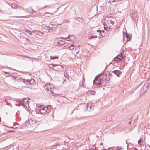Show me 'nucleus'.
<instances>
[{
  "label": "nucleus",
  "instance_id": "1",
  "mask_svg": "<svg viewBox=\"0 0 150 150\" xmlns=\"http://www.w3.org/2000/svg\"><path fill=\"white\" fill-rule=\"evenodd\" d=\"M21 82H23L26 85L30 86V85H33L35 83V80L33 79L25 80L24 79H21L20 80Z\"/></svg>",
  "mask_w": 150,
  "mask_h": 150
},
{
  "label": "nucleus",
  "instance_id": "2",
  "mask_svg": "<svg viewBox=\"0 0 150 150\" xmlns=\"http://www.w3.org/2000/svg\"><path fill=\"white\" fill-rule=\"evenodd\" d=\"M37 121L33 118H31L27 120L25 122V124L26 126L30 127L32 125L35 124Z\"/></svg>",
  "mask_w": 150,
  "mask_h": 150
},
{
  "label": "nucleus",
  "instance_id": "3",
  "mask_svg": "<svg viewBox=\"0 0 150 150\" xmlns=\"http://www.w3.org/2000/svg\"><path fill=\"white\" fill-rule=\"evenodd\" d=\"M130 16L131 18L135 21L136 20V18L137 17L138 13L136 11L132 10L129 12Z\"/></svg>",
  "mask_w": 150,
  "mask_h": 150
},
{
  "label": "nucleus",
  "instance_id": "4",
  "mask_svg": "<svg viewBox=\"0 0 150 150\" xmlns=\"http://www.w3.org/2000/svg\"><path fill=\"white\" fill-rule=\"evenodd\" d=\"M101 78H100V75L99 74L96 76L93 80V83L96 84V85H100V81Z\"/></svg>",
  "mask_w": 150,
  "mask_h": 150
},
{
  "label": "nucleus",
  "instance_id": "5",
  "mask_svg": "<svg viewBox=\"0 0 150 150\" xmlns=\"http://www.w3.org/2000/svg\"><path fill=\"white\" fill-rule=\"evenodd\" d=\"M125 57L121 53L120 54L115 57L114 58V60L117 62H120L122 61L124 59Z\"/></svg>",
  "mask_w": 150,
  "mask_h": 150
},
{
  "label": "nucleus",
  "instance_id": "6",
  "mask_svg": "<svg viewBox=\"0 0 150 150\" xmlns=\"http://www.w3.org/2000/svg\"><path fill=\"white\" fill-rule=\"evenodd\" d=\"M70 35H69L68 37L66 38H63L62 37H60L59 38H58V42H59V43H58V45H63L65 43V42L62 40H61V39H65L67 40H67V39H69Z\"/></svg>",
  "mask_w": 150,
  "mask_h": 150
},
{
  "label": "nucleus",
  "instance_id": "7",
  "mask_svg": "<svg viewBox=\"0 0 150 150\" xmlns=\"http://www.w3.org/2000/svg\"><path fill=\"white\" fill-rule=\"evenodd\" d=\"M112 72L116 75L118 77H120L122 74V72L118 70H113Z\"/></svg>",
  "mask_w": 150,
  "mask_h": 150
},
{
  "label": "nucleus",
  "instance_id": "8",
  "mask_svg": "<svg viewBox=\"0 0 150 150\" xmlns=\"http://www.w3.org/2000/svg\"><path fill=\"white\" fill-rule=\"evenodd\" d=\"M123 33L124 36H125L127 38V41H130L132 38V35L128 34L127 32L125 33V35L124 34L123 32Z\"/></svg>",
  "mask_w": 150,
  "mask_h": 150
},
{
  "label": "nucleus",
  "instance_id": "9",
  "mask_svg": "<svg viewBox=\"0 0 150 150\" xmlns=\"http://www.w3.org/2000/svg\"><path fill=\"white\" fill-rule=\"evenodd\" d=\"M46 110H47V107H45L43 108L42 109H40L39 112L41 114H44L46 113L47 111Z\"/></svg>",
  "mask_w": 150,
  "mask_h": 150
},
{
  "label": "nucleus",
  "instance_id": "10",
  "mask_svg": "<svg viewBox=\"0 0 150 150\" xmlns=\"http://www.w3.org/2000/svg\"><path fill=\"white\" fill-rule=\"evenodd\" d=\"M50 24L49 26H47V30H48V32H52L53 31V30L54 29L52 26L53 24L50 23Z\"/></svg>",
  "mask_w": 150,
  "mask_h": 150
},
{
  "label": "nucleus",
  "instance_id": "11",
  "mask_svg": "<svg viewBox=\"0 0 150 150\" xmlns=\"http://www.w3.org/2000/svg\"><path fill=\"white\" fill-rule=\"evenodd\" d=\"M80 46V45H78L76 46H75V48L74 50V51L76 53H78Z\"/></svg>",
  "mask_w": 150,
  "mask_h": 150
},
{
  "label": "nucleus",
  "instance_id": "12",
  "mask_svg": "<svg viewBox=\"0 0 150 150\" xmlns=\"http://www.w3.org/2000/svg\"><path fill=\"white\" fill-rule=\"evenodd\" d=\"M47 14H48L50 15L49 16H48V15H47V17H49V18H47V20H49V22H50L53 19V18L51 17H51V16H52V15L51 14L49 13L48 12H47Z\"/></svg>",
  "mask_w": 150,
  "mask_h": 150
},
{
  "label": "nucleus",
  "instance_id": "13",
  "mask_svg": "<svg viewBox=\"0 0 150 150\" xmlns=\"http://www.w3.org/2000/svg\"><path fill=\"white\" fill-rule=\"evenodd\" d=\"M75 46H74V45L71 44L70 46L68 47L70 50H73L74 51V50L75 48Z\"/></svg>",
  "mask_w": 150,
  "mask_h": 150
},
{
  "label": "nucleus",
  "instance_id": "14",
  "mask_svg": "<svg viewBox=\"0 0 150 150\" xmlns=\"http://www.w3.org/2000/svg\"><path fill=\"white\" fill-rule=\"evenodd\" d=\"M56 145H51V144H50V146H47V149H53L55 147H56Z\"/></svg>",
  "mask_w": 150,
  "mask_h": 150
},
{
  "label": "nucleus",
  "instance_id": "15",
  "mask_svg": "<svg viewBox=\"0 0 150 150\" xmlns=\"http://www.w3.org/2000/svg\"><path fill=\"white\" fill-rule=\"evenodd\" d=\"M50 84H50V83H47V85H49V86H50V91L52 93H53V94H52V95H53V96H56V95H57V94H56V93H53V92H52V90H51V89H52V87H51V86H50Z\"/></svg>",
  "mask_w": 150,
  "mask_h": 150
},
{
  "label": "nucleus",
  "instance_id": "16",
  "mask_svg": "<svg viewBox=\"0 0 150 150\" xmlns=\"http://www.w3.org/2000/svg\"><path fill=\"white\" fill-rule=\"evenodd\" d=\"M59 57V56H51L50 57V59L51 60H54L55 59H58Z\"/></svg>",
  "mask_w": 150,
  "mask_h": 150
},
{
  "label": "nucleus",
  "instance_id": "17",
  "mask_svg": "<svg viewBox=\"0 0 150 150\" xmlns=\"http://www.w3.org/2000/svg\"><path fill=\"white\" fill-rule=\"evenodd\" d=\"M103 77H101L102 79H104V80L107 81H109V79L107 78V74H105L104 75H103Z\"/></svg>",
  "mask_w": 150,
  "mask_h": 150
},
{
  "label": "nucleus",
  "instance_id": "18",
  "mask_svg": "<svg viewBox=\"0 0 150 150\" xmlns=\"http://www.w3.org/2000/svg\"><path fill=\"white\" fill-rule=\"evenodd\" d=\"M54 45H57V44L58 45V43H59V42H58V38H56L54 41Z\"/></svg>",
  "mask_w": 150,
  "mask_h": 150
},
{
  "label": "nucleus",
  "instance_id": "19",
  "mask_svg": "<svg viewBox=\"0 0 150 150\" xmlns=\"http://www.w3.org/2000/svg\"><path fill=\"white\" fill-rule=\"evenodd\" d=\"M143 143V140L140 138L138 141V143L139 145H141Z\"/></svg>",
  "mask_w": 150,
  "mask_h": 150
},
{
  "label": "nucleus",
  "instance_id": "20",
  "mask_svg": "<svg viewBox=\"0 0 150 150\" xmlns=\"http://www.w3.org/2000/svg\"><path fill=\"white\" fill-rule=\"evenodd\" d=\"M97 38V35H91L88 37V39L89 40H91L93 38Z\"/></svg>",
  "mask_w": 150,
  "mask_h": 150
},
{
  "label": "nucleus",
  "instance_id": "21",
  "mask_svg": "<svg viewBox=\"0 0 150 150\" xmlns=\"http://www.w3.org/2000/svg\"><path fill=\"white\" fill-rule=\"evenodd\" d=\"M57 65L56 64H52L51 66H48V67L50 68L51 69H54L55 70V69H54V67L57 66Z\"/></svg>",
  "mask_w": 150,
  "mask_h": 150
},
{
  "label": "nucleus",
  "instance_id": "22",
  "mask_svg": "<svg viewBox=\"0 0 150 150\" xmlns=\"http://www.w3.org/2000/svg\"><path fill=\"white\" fill-rule=\"evenodd\" d=\"M12 8H13L14 9H17L19 8V6H18L15 4L12 5Z\"/></svg>",
  "mask_w": 150,
  "mask_h": 150
},
{
  "label": "nucleus",
  "instance_id": "23",
  "mask_svg": "<svg viewBox=\"0 0 150 150\" xmlns=\"http://www.w3.org/2000/svg\"><path fill=\"white\" fill-rule=\"evenodd\" d=\"M52 108V106L50 105H47V113H48V111H50Z\"/></svg>",
  "mask_w": 150,
  "mask_h": 150
},
{
  "label": "nucleus",
  "instance_id": "24",
  "mask_svg": "<svg viewBox=\"0 0 150 150\" xmlns=\"http://www.w3.org/2000/svg\"><path fill=\"white\" fill-rule=\"evenodd\" d=\"M77 19L80 22H82L83 21V18H82L77 17Z\"/></svg>",
  "mask_w": 150,
  "mask_h": 150
},
{
  "label": "nucleus",
  "instance_id": "25",
  "mask_svg": "<svg viewBox=\"0 0 150 150\" xmlns=\"http://www.w3.org/2000/svg\"><path fill=\"white\" fill-rule=\"evenodd\" d=\"M66 79L67 77L65 76V75H64V76L62 77V81H63V83H64V82L66 81Z\"/></svg>",
  "mask_w": 150,
  "mask_h": 150
},
{
  "label": "nucleus",
  "instance_id": "26",
  "mask_svg": "<svg viewBox=\"0 0 150 150\" xmlns=\"http://www.w3.org/2000/svg\"><path fill=\"white\" fill-rule=\"evenodd\" d=\"M92 108V105L91 106H89V105H87V110L88 111L90 110H91V109Z\"/></svg>",
  "mask_w": 150,
  "mask_h": 150
},
{
  "label": "nucleus",
  "instance_id": "27",
  "mask_svg": "<svg viewBox=\"0 0 150 150\" xmlns=\"http://www.w3.org/2000/svg\"><path fill=\"white\" fill-rule=\"evenodd\" d=\"M141 93L143 94L146 92V91H145L144 88H142L141 90Z\"/></svg>",
  "mask_w": 150,
  "mask_h": 150
},
{
  "label": "nucleus",
  "instance_id": "28",
  "mask_svg": "<svg viewBox=\"0 0 150 150\" xmlns=\"http://www.w3.org/2000/svg\"><path fill=\"white\" fill-rule=\"evenodd\" d=\"M104 25V29L105 30H108V31H110V27L109 28L108 27H106L105 25Z\"/></svg>",
  "mask_w": 150,
  "mask_h": 150
},
{
  "label": "nucleus",
  "instance_id": "29",
  "mask_svg": "<svg viewBox=\"0 0 150 150\" xmlns=\"http://www.w3.org/2000/svg\"><path fill=\"white\" fill-rule=\"evenodd\" d=\"M26 100V99L25 98H24L23 99V103H25L26 104H28V100H26V101L24 100Z\"/></svg>",
  "mask_w": 150,
  "mask_h": 150
},
{
  "label": "nucleus",
  "instance_id": "30",
  "mask_svg": "<svg viewBox=\"0 0 150 150\" xmlns=\"http://www.w3.org/2000/svg\"><path fill=\"white\" fill-rule=\"evenodd\" d=\"M96 93L94 91H90V94L91 95H94Z\"/></svg>",
  "mask_w": 150,
  "mask_h": 150
},
{
  "label": "nucleus",
  "instance_id": "31",
  "mask_svg": "<svg viewBox=\"0 0 150 150\" xmlns=\"http://www.w3.org/2000/svg\"><path fill=\"white\" fill-rule=\"evenodd\" d=\"M109 22L112 25H113L114 24V23H115V22L114 21H112V20L108 21V24L109 23Z\"/></svg>",
  "mask_w": 150,
  "mask_h": 150
},
{
  "label": "nucleus",
  "instance_id": "32",
  "mask_svg": "<svg viewBox=\"0 0 150 150\" xmlns=\"http://www.w3.org/2000/svg\"><path fill=\"white\" fill-rule=\"evenodd\" d=\"M104 83V79H101L100 81V85L103 84Z\"/></svg>",
  "mask_w": 150,
  "mask_h": 150
},
{
  "label": "nucleus",
  "instance_id": "33",
  "mask_svg": "<svg viewBox=\"0 0 150 150\" xmlns=\"http://www.w3.org/2000/svg\"><path fill=\"white\" fill-rule=\"evenodd\" d=\"M25 31L28 33L30 35H32V32L28 30H26Z\"/></svg>",
  "mask_w": 150,
  "mask_h": 150
},
{
  "label": "nucleus",
  "instance_id": "34",
  "mask_svg": "<svg viewBox=\"0 0 150 150\" xmlns=\"http://www.w3.org/2000/svg\"><path fill=\"white\" fill-rule=\"evenodd\" d=\"M108 76L109 77V78L108 79L109 80V81L110 80V78H111L113 76L112 74H110V73H109L108 74Z\"/></svg>",
  "mask_w": 150,
  "mask_h": 150
},
{
  "label": "nucleus",
  "instance_id": "35",
  "mask_svg": "<svg viewBox=\"0 0 150 150\" xmlns=\"http://www.w3.org/2000/svg\"><path fill=\"white\" fill-rule=\"evenodd\" d=\"M21 105L22 106H23L24 105V103L22 101H19V106L20 105Z\"/></svg>",
  "mask_w": 150,
  "mask_h": 150
},
{
  "label": "nucleus",
  "instance_id": "36",
  "mask_svg": "<svg viewBox=\"0 0 150 150\" xmlns=\"http://www.w3.org/2000/svg\"><path fill=\"white\" fill-rule=\"evenodd\" d=\"M112 148L110 147L108 149H106L105 148H103L101 149V150H111Z\"/></svg>",
  "mask_w": 150,
  "mask_h": 150
},
{
  "label": "nucleus",
  "instance_id": "37",
  "mask_svg": "<svg viewBox=\"0 0 150 150\" xmlns=\"http://www.w3.org/2000/svg\"><path fill=\"white\" fill-rule=\"evenodd\" d=\"M14 125V123H13V125H9V127H11V128H13L14 129L16 128V127H13Z\"/></svg>",
  "mask_w": 150,
  "mask_h": 150
},
{
  "label": "nucleus",
  "instance_id": "38",
  "mask_svg": "<svg viewBox=\"0 0 150 150\" xmlns=\"http://www.w3.org/2000/svg\"><path fill=\"white\" fill-rule=\"evenodd\" d=\"M102 31H100V32L99 33V34L100 35L102 36V37H103L104 36V35H103L102 33Z\"/></svg>",
  "mask_w": 150,
  "mask_h": 150
},
{
  "label": "nucleus",
  "instance_id": "39",
  "mask_svg": "<svg viewBox=\"0 0 150 150\" xmlns=\"http://www.w3.org/2000/svg\"><path fill=\"white\" fill-rule=\"evenodd\" d=\"M52 113L51 114V116H52L53 118H54V113L53 112V111L52 110Z\"/></svg>",
  "mask_w": 150,
  "mask_h": 150
},
{
  "label": "nucleus",
  "instance_id": "40",
  "mask_svg": "<svg viewBox=\"0 0 150 150\" xmlns=\"http://www.w3.org/2000/svg\"><path fill=\"white\" fill-rule=\"evenodd\" d=\"M102 31V32H103V33H104V32H105L104 31V30H96V31H97V32H98L99 33L100 32V31Z\"/></svg>",
  "mask_w": 150,
  "mask_h": 150
},
{
  "label": "nucleus",
  "instance_id": "41",
  "mask_svg": "<svg viewBox=\"0 0 150 150\" xmlns=\"http://www.w3.org/2000/svg\"><path fill=\"white\" fill-rule=\"evenodd\" d=\"M81 83L82 84V85H83V81H80V82L79 83V85L80 86H81Z\"/></svg>",
  "mask_w": 150,
  "mask_h": 150
},
{
  "label": "nucleus",
  "instance_id": "42",
  "mask_svg": "<svg viewBox=\"0 0 150 150\" xmlns=\"http://www.w3.org/2000/svg\"><path fill=\"white\" fill-rule=\"evenodd\" d=\"M119 1V0H112L111 1L112 2H117V1Z\"/></svg>",
  "mask_w": 150,
  "mask_h": 150
},
{
  "label": "nucleus",
  "instance_id": "43",
  "mask_svg": "<svg viewBox=\"0 0 150 150\" xmlns=\"http://www.w3.org/2000/svg\"><path fill=\"white\" fill-rule=\"evenodd\" d=\"M47 85V84L46 83L45 84V87H44V88L46 89H47V88H46V85Z\"/></svg>",
  "mask_w": 150,
  "mask_h": 150
},
{
  "label": "nucleus",
  "instance_id": "44",
  "mask_svg": "<svg viewBox=\"0 0 150 150\" xmlns=\"http://www.w3.org/2000/svg\"><path fill=\"white\" fill-rule=\"evenodd\" d=\"M121 148L119 149H117V150H121Z\"/></svg>",
  "mask_w": 150,
  "mask_h": 150
},
{
  "label": "nucleus",
  "instance_id": "45",
  "mask_svg": "<svg viewBox=\"0 0 150 150\" xmlns=\"http://www.w3.org/2000/svg\"><path fill=\"white\" fill-rule=\"evenodd\" d=\"M10 132H14V131H13V130L10 131Z\"/></svg>",
  "mask_w": 150,
  "mask_h": 150
},
{
  "label": "nucleus",
  "instance_id": "46",
  "mask_svg": "<svg viewBox=\"0 0 150 150\" xmlns=\"http://www.w3.org/2000/svg\"><path fill=\"white\" fill-rule=\"evenodd\" d=\"M47 91H49V87L47 86Z\"/></svg>",
  "mask_w": 150,
  "mask_h": 150
},
{
  "label": "nucleus",
  "instance_id": "47",
  "mask_svg": "<svg viewBox=\"0 0 150 150\" xmlns=\"http://www.w3.org/2000/svg\"><path fill=\"white\" fill-rule=\"evenodd\" d=\"M62 23H60V24H57V25H61V24H62Z\"/></svg>",
  "mask_w": 150,
  "mask_h": 150
},
{
  "label": "nucleus",
  "instance_id": "48",
  "mask_svg": "<svg viewBox=\"0 0 150 150\" xmlns=\"http://www.w3.org/2000/svg\"><path fill=\"white\" fill-rule=\"evenodd\" d=\"M32 11L33 12H34V11L32 9Z\"/></svg>",
  "mask_w": 150,
  "mask_h": 150
},
{
  "label": "nucleus",
  "instance_id": "49",
  "mask_svg": "<svg viewBox=\"0 0 150 150\" xmlns=\"http://www.w3.org/2000/svg\"><path fill=\"white\" fill-rule=\"evenodd\" d=\"M131 121H130V122H129V124H131Z\"/></svg>",
  "mask_w": 150,
  "mask_h": 150
},
{
  "label": "nucleus",
  "instance_id": "50",
  "mask_svg": "<svg viewBox=\"0 0 150 150\" xmlns=\"http://www.w3.org/2000/svg\"><path fill=\"white\" fill-rule=\"evenodd\" d=\"M94 150H97L96 149V148L95 147Z\"/></svg>",
  "mask_w": 150,
  "mask_h": 150
},
{
  "label": "nucleus",
  "instance_id": "51",
  "mask_svg": "<svg viewBox=\"0 0 150 150\" xmlns=\"http://www.w3.org/2000/svg\"><path fill=\"white\" fill-rule=\"evenodd\" d=\"M147 144V145H148V146H149V148H150V145H148V144Z\"/></svg>",
  "mask_w": 150,
  "mask_h": 150
},
{
  "label": "nucleus",
  "instance_id": "52",
  "mask_svg": "<svg viewBox=\"0 0 150 150\" xmlns=\"http://www.w3.org/2000/svg\"><path fill=\"white\" fill-rule=\"evenodd\" d=\"M16 17H18V16H16Z\"/></svg>",
  "mask_w": 150,
  "mask_h": 150
},
{
  "label": "nucleus",
  "instance_id": "53",
  "mask_svg": "<svg viewBox=\"0 0 150 150\" xmlns=\"http://www.w3.org/2000/svg\"><path fill=\"white\" fill-rule=\"evenodd\" d=\"M59 66L60 67H61V65H59Z\"/></svg>",
  "mask_w": 150,
  "mask_h": 150
},
{
  "label": "nucleus",
  "instance_id": "54",
  "mask_svg": "<svg viewBox=\"0 0 150 150\" xmlns=\"http://www.w3.org/2000/svg\"><path fill=\"white\" fill-rule=\"evenodd\" d=\"M102 144H103L102 143H101L100 144V145H102Z\"/></svg>",
  "mask_w": 150,
  "mask_h": 150
},
{
  "label": "nucleus",
  "instance_id": "55",
  "mask_svg": "<svg viewBox=\"0 0 150 150\" xmlns=\"http://www.w3.org/2000/svg\"><path fill=\"white\" fill-rule=\"evenodd\" d=\"M5 74H6V73H7V72H5Z\"/></svg>",
  "mask_w": 150,
  "mask_h": 150
},
{
  "label": "nucleus",
  "instance_id": "56",
  "mask_svg": "<svg viewBox=\"0 0 150 150\" xmlns=\"http://www.w3.org/2000/svg\"><path fill=\"white\" fill-rule=\"evenodd\" d=\"M2 20L0 18V20Z\"/></svg>",
  "mask_w": 150,
  "mask_h": 150
},
{
  "label": "nucleus",
  "instance_id": "57",
  "mask_svg": "<svg viewBox=\"0 0 150 150\" xmlns=\"http://www.w3.org/2000/svg\"><path fill=\"white\" fill-rule=\"evenodd\" d=\"M41 33L43 34V33L42 32H41Z\"/></svg>",
  "mask_w": 150,
  "mask_h": 150
},
{
  "label": "nucleus",
  "instance_id": "58",
  "mask_svg": "<svg viewBox=\"0 0 150 150\" xmlns=\"http://www.w3.org/2000/svg\"><path fill=\"white\" fill-rule=\"evenodd\" d=\"M126 142L127 144V142H126Z\"/></svg>",
  "mask_w": 150,
  "mask_h": 150
},
{
  "label": "nucleus",
  "instance_id": "59",
  "mask_svg": "<svg viewBox=\"0 0 150 150\" xmlns=\"http://www.w3.org/2000/svg\"><path fill=\"white\" fill-rule=\"evenodd\" d=\"M6 104H7V105H8V103H6Z\"/></svg>",
  "mask_w": 150,
  "mask_h": 150
}]
</instances>
